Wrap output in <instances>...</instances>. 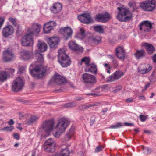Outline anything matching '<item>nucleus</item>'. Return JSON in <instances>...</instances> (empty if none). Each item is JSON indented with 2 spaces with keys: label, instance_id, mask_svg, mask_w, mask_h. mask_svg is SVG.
Segmentation results:
<instances>
[{
  "label": "nucleus",
  "instance_id": "2",
  "mask_svg": "<svg viewBox=\"0 0 156 156\" xmlns=\"http://www.w3.org/2000/svg\"><path fill=\"white\" fill-rule=\"evenodd\" d=\"M58 62L63 67H67L71 62L70 59L67 55L64 50L61 49L58 51Z\"/></svg>",
  "mask_w": 156,
  "mask_h": 156
},
{
  "label": "nucleus",
  "instance_id": "18",
  "mask_svg": "<svg viewBox=\"0 0 156 156\" xmlns=\"http://www.w3.org/2000/svg\"><path fill=\"white\" fill-rule=\"evenodd\" d=\"M115 55L119 59L124 60L125 56V52L123 47L119 46L116 48Z\"/></svg>",
  "mask_w": 156,
  "mask_h": 156
},
{
  "label": "nucleus",
  "instance_id": "54",
  "mask_svg": "<svg viewBox=\"0 0 156 156\" xmlns=\"http://www.w3.org/2000/svg\"><path fill=\"white\" fill-rule=\"evenodd\" d=\"M86 94L87 95H91V96H101L102 94H100V93H89V94Z\"/></svg>",
  "mask_w": 156,
  "mask_h": 156
},
{
  "label": "nucleus",
  "instance_id": "45",
  "mask_svg": "<svg viewBox=\"0 0 156 156\" xmlns=\"http://www.w3.org/2000/svg\"><path fill=\"white\" fill-rule=\"evenodd\" d=\"M117 80L115 78L113 73L112 75L110 76L109 77H108L107 79V81L108 82H111Z\"/></svg>",
  "mask_w": 156,
  "mask_h": 156
},
{
  "label": "nucleus",
  "instance_id": "4",
  "mask_svg": "<svg viewBox=\"0 0 156 156\" xmlns=\"http://www.w3.org/2000/svg\"><path fill=\"white\" fill-rule=\"evenodd\" d=\"M140 6L144 11H152L155 8V1L154 0L145 1L141 3Z\"/></svg>",
  "mask_w": 156,
  "mask_h": 156
},
{
  "label": "nucleus",
  "instance_id": "60",
  "mask_svg": "<svg viewBox=\"0 0 156 156\" xmlns=\"http://www.w3.org/2000/svg\"><path fill=\"white\" fill-rule=\"evenodd\" d=\"M112 62L113 64V65L114 66H118V62L115 58V59H113V60H112Z\"/></svg>",
  "mask_w": 156,
  "mask_h": 156
},
{
  "label": "nucleus",
  "instance_id": "8",
  "mask_svg": "<svg viewBox=\"0 0 156 156\" xmlns=\"http://www.w3.org/2000/svg\"><path fill=\"white\" fill-rule=\"evenodd\" d=\"M23 86V82L20 77H18L13 82L12 90L14 92H17L21 90Z\"/></svg>",
  "mask_w": 156,
  "mask_h": 156
},
{
  "label": "nucleus",
  "instance_id": "39",
  "mask_svg": "<svg viewBox=\"0 0 156 156\" xmlns=\"http://www.w3.org/2000/svg\"><path fill=\"white\" fill-rule=\"evenodd\" d=\"M73 132L72 129H70L69 131L66 133L65 137V140L66 141H68L69 140L73 135Z\"/></svg>",
  "mask_w": 156,
  "mask_h": 156
},
{
  "label": "nucleus",
  "instance_id": "19",
  "mask_svg": "<svg viewBox=\"0 0 156 156\" xmlns=\"http://www.w3.org/2000/svg\"><path fill=\"white\" fill-rule=\"evenodd\" d=\"M14 57V54L9 50H6L3 53V60L4 61L8 62L12 60Z\"/></svg>",
  "mask_w": 156,
  "mask_h": 156
},
{
  "label": "nucleus",
  "instance_id": "34",
  "mask_svg": "<svg viewBox=\"0 0 156 156\" xmlns=\"http://www.w3.org/2000/svg\"><path fill=\"white\" fill-rule=\"evenodd\" d=\"M8 75V73L5 71H0V81L3 82L6 80Z\"/></svg>",
  "mask_w": 156,
  "mask_h": 156
},
{
  "label": "nucleus",
  "instance_id": "46",
  "mask_svg": "<svg viewBox=\"0 0 156 156\" xmlns=\"http://www.w3.org/2000/svg\"><path fill=\"white\" fill-rule=\"evenodd\" d=\"M90 59L89 58L87 57H85L83 58L81 60V62H85L86 66L90 64Z\"/></svg>",
  "mask_w": 156,
  "mask_h": 156
},
{
  "label": "nucleus",
  "instance_id": "30",
  "mask_svg": "<svg viewBox=\"0 0 156 156\" xmlns=\"http://www.w3.org/2000/svg\"><path fill=\"white\" fill-rule=\"evenodd\" d=\"M34 53L35 54V57L37 62L40 63H42L44 61V58L43 55L39 53L37 51H35Z\"/></svg>",
  "mask_w": 156,
  "mask_h": 156
},
{
  "label": "nucleus",
  "instance_id": "64",
  "mask_svg": "<svg viewBox=\"0 0 156 156\" xmlns=\"http://www.w3.org/2000/svg\"><path fill=\"white\" fill-rule=\"evenodd\" d=\"M108 57L110 58L112 60L113 59H115V57L114 55H108Z\"/></svg>",
  "mask_w": 156,
  "mask_h": 156
},
{
  "label": "nucleus",
  "instance_id": "29",
  "mask_svg": "<svg viewBox=\"0 0 156 156\" xmlns=\"http://www.w3.org/2000/svg\"><path fill=\"white\" fill-rule=\"evenodd\" d=\"M49 23H46L44 25L43 30L45 33H48L50 31L53 29V26L49 24Z\"/></svg>",
  "mask_w": 156,
  "mask_h": 156
},
{
  "label": "nucleus",
  "instance_id": "28",
  "mask_svg": "<svg viewBox=\"0 0 156 156\" xmlns=\"http://www.w3.org/2000/svg\"><path fill=\"white\" fill-rule=\"evenodd\" d=\"M85 37V30L83 28H80L79 32L77 33L75 37L81 39H83Z\"/></svg>",
  "mask_w": 156,
  "mask_h": 156
},
{
  "label": "nucleus",
  "instance_id": "63",
  "mask_svg": "<svg viewBox=\"0 0 156 156\" xmlns=\"http://www.w3.org/2000/svg\"><path fill=\"white\" fill-rule=\"evenodd\" d=\"M152 59L153 62L155 63L156 62V54H154L152 58Z\"/></svg>",
  "mask_w": 156,
  "mask_h": 156
},
{
  "label": "nucleus",
  "instance_id": "58",
  "mask_svg": "<svg viewBox=\"0 0 156 156\" xmlns=\"http://www.w3.org/2000/svg\"><path fill=\"white\" fill-rule=\"evenodd\" d=\"M149 79L151 82L154 83L156 81V79L155 76H154V77L150 76L149 77Z\"/></svg>",
  "mask_w": 156,
  "mask_h": 156
},
{
  "label": "nucleus",
  "instance_id": "41",
  "mask_svg": "<svg viewBox=\"0 0 156 156\" xmlns=\"http://www.w3.org/2000/svg\"><path fill=\"white\" fill-rule=\"evenodd\" d=\"M142 149L144 153L146 154H150L152 152V150L151 148L148 147L142 146Z\"/></svg>",
  "mask_w": 156,
  "mask_h": 156
},
{
  "label": "nucleus",
  "instance_id": "21",
  "mask_svg": "<svg viewBox=\"0 0 156 156\" xmlns=\"http://www.w3.org/2000/svg\"><path fill=\"white\" fill-rule=\"evenodd\" d=\"M62 7V5L60 3L57 2L53 4L52 7L50 9L52 13L56 14L61 10Z\"/></svg>",
  "mask_w": 156,
  "mask_h": 156
},
{
  "label": "nucleus",
  "instance_id": "57",
  "mask_svg": "<svg viewBox=\"0 0 156 156\" xmlns=\"http://www.w3.org/2000/svg\"><path fill=\"white\" fill-rule=\"evenodd\" d=\"M133 101V99L132 98H129L126 100V102L127 103H131Z\"/></svg>",
  "mask_w": 156,
  "mask_h": 156
},
{
  "label": "nucleus",
  "instance_id": "12",
  "mask_svg": "<svg viewBox=\"0 0 156 156\" xmlns=\"http://www.w3.org/2000/svg\"><path fill=\"white\" fill-rule=\"evenodd\" d=\"M47 41L50 47L54 49L57 47L59 42V38L57 37H48Z\"/></svg>",
  "mask_w": 156,
  "mask_h": 156
},
{
  "label": "nucleus",
  "instance_id": "31",
  "mask_svg": "<svg viewBox=\"0 0 156 156\" xmlns=\"http://www.w3.org/2000/svg\"><path fill=\"white\" fill-rule=\"evenodd\" d=\"M43 148L47 152L53 153L55 151V147L49 145H43Z\"/></svg>",
  "mask_w": 156,
  "mask_h": 156
},
{
  "label": "nucleus",
  "instance_id": "24",
  "mask_svg": "<svg viewBox=\"0 0 156 156\" xmlns=\"http://www.w3.org/2000/svg\"><path fill=\"white\" fill-rule=\"evenodd\" d=\"M38 51L41 52H43L46 50L47 48V45L43 42L39 40L37 45Z\"/></svg>",
  "mask_w": 156,
  "mask_h": 156
},
{
  "label": "nucleus",
  "instance_id": "43",
  "mask_svg": "<svg viewBox=\"0 0 156 156\" xmlns=\"http://www.w3.org/2000/svg\"><path fill=\"white\" fill-rule=\"evenodd\" d=\"M14 129L13 126H6L0 129L1 131H6L9 132H11Z\"/></svg>",
  "mask_w": 156,
  "mask_h": 156
},
{
  "label": "nucleus",
  "instance_id": "33",
  "mask_svg": "<svg viewBox=\"0 0 156 156\" xmlns=\"http://www.w3.org/2000/svg\"><path fill=\"white\" fill-rule=\"evenodd\" d=\"M147 66H148V68H147H147L144 69H139L138 70L139 72L142 74H144L150 72L152 69V66L149 64H148Z\"/></svg>",
  "mask_w": 156,
  "mask_h": 156
},
{
  "label": "nucleus",
  "instance_id": "6",
  "mask_svg": "<svg viewBox=\"0 0 156 156\" xmlns=\"http://www.w3.org/2000/svg\"><path fill=\"white\" fill-rule=\"evenodd\" d=\"M82 78L85 83L91 86H93L97 82L95 76L88 73L83 74L82 75Z\"/></svg>",
  "mask_w": 156,
  "mask_h": 156
},
{
  "label": "nucleus",
  "instance_id": "25",
  "mask_svg": "<svg viewBox=\"0 0 156 156\" xmlns=\"http://www.w3.org/2000/svg\"><path fill=\"white\" fill-rule=\"evenodd\" d=\"M101 38L99 36H94L89 39V42L95 44H98L101 42Z\"/></svg>",
  "mask_w": 156,
  "mask_h": 156
},
{
  "label": "nucleus",
  "instance_id": "5",
  "mask_svg": "<svg viewBox=\"0 0 156 156\" xmlns=\"http://www.w3.org/2000/svg\"><path fill=\"white\" fill-rule=\"evenodd\" d=\"M54 124V121L52 120L46 121L43 123L42 125V128L47 133V135L44 136L45 137L50 135V133L54 128L53 127Z\"/></svg>",
  "mask_w": 156,
  "mask_h": 156
},
{
  "label": "nucleus",
  "instance_id": "47",
  "mask_svg": "<svg viewBox=\"0 0 156 156\" xmlns=\"http://www.w3.org/2000/svg\"><path fill=\"white\" fill-rule=\"evenodd\" d=\"M9 21L11 23L14 27L17 26L16 21V19L12 18H9Z\"/></svg>",
  "mask_w": 156,
  "mask_h": 156
},
{
  "label": "nucleus",
  "instance_id": "16",
  "mask_svg": "<svg viewBox=\"0 0 156 156\" xmlns=\"http://www.w3.org/2000/svg\"><path fill=\"white\" fill-rule=\"evenodd\" d=\"M14 33V29L12 26L8 25L4 27L2 31V34L4 37L6 38L12 35Z\"/></svg>",
  "mask_w": 156,
  "mask_h": 156
},
{
  "label": "nucleus",
  "instance_id": "37",
  "mask_svg": "<svg viewBox=\"0 0 156 156\" xmlns=\"http://www.w3.org/2000/svg\"><path fill=\"white\" fill-rule=\"evenodd\" d=\"M38 118L37 117L35 116H31L30 119L27 120L26 124L27 125H30L36 121Z\"/></svg>",
  "mask_w": 156,
  "mask_h": 156
},
{
  "label": "nucleus",
  "instance_id": "17",
  "mask_svg": "<svg viewBox=\"0 0 156 156\" xmlns=\"http://www.w3.org/2000/svg\"><path fill=\"white\" fill-rule=\"evenodd\" d=\"M41 25L38 23H33L30 28H28V31L29 33L33 35V34H38L40 31Z\"/></svg>",
  "mask_w": 156,
  "mask_h": 156
},
{
  "label": "nucleus",
  "instance_id": "44",
  "mask_svg": "<svg viewBox=\"0 0 156 156\" xmlns=\"http://www.w3.org/2000/svg\"><path fill=\"white\" fill-rule=\"evenodd\" d=\"M64 132L61 130H58L57 129V130L55 132L53 133L54 136L56 138H59L61 134L63 133Z\"/></svg>",
  "mask_w": 156,
  "mask_h": 156
},
{
  "label": "nucleus",
  "instance_id": "59",
  "mask_svg": "<svg viewBox=\"0 0 156 156\" xmlns=\"http://www.w3.org/2000/svg\"><path fill=\"white\" fill-rule=\"evenodd\" d=\"M48 23H49L50 25L53 26V28L56 25V22L54 21H50Z\"/></svg>",
  "mask_w": 156,
  "mask_h": 156
},
{
  "label": "nucleus",
  "instance_id": "27",
  "mask_svg": "<svg viewBox=\"0 0 156 156\" xmlns=\"http://www.w3.org/2000/svg\"><path fill=\"white\" fill-rule=\"evenodd\" d=\"M87 69L88 72L95 73H97V69L96 66L94 64H90L87 66H86V71Z\"/></svg>",
  "mask_w": 156,
  "mask_h": 156
},
{
  "label": "nucleus",
  "instance_id": "20",
  "mask_svg": "<svg viewBox=\"0 0 156 156\" xmlns=\"http://www.w3.org/2000/svg\"><path fill=\"white\" fill-rule=\"evenodd\" d=\"M20 58L26 60L31 58L33 57V54L30 51L23 50L20 52Z\"/></svg>",
  "mask_w": 156,
  "mask_h": 156
},
{
  "label": "nucleus",
  "instance_id": "42",
  "mask_svg": "<svg viewBox=\"0 0 156 156\" xmlns=\"http://www.w3.org/2000/svg\"><path fill=\"white\" fill-rule=\"evenodd\" d=\"M128 5L130 7H133L134 10L137 9L138 6H137L136 3L134 1H130L128 3Z\"/></svg>",
  "mask_w": 156,
  "mask_h": 156
},
{
  "label": "nucleus",
  "instance_id": "26",
  "mask_svg": "<svg viewBox=\"0 0 156 156\" xmlns=\"http://www.w3.org/2000/svg\"><path fill=\"white\" fill-rule=\"evenodd\" d=\"M136 59H139L142 58L146 55L145 51L143 49L137 50L134 54Z\"/></svg>",
  "mask_w": 156,
  "mask_h": 156
},
{
  "label": "nucleus",
  "instance_id": "48",
  "mask_svg": "<svg viewBox=\"0 0 156 156\" xmlns=\"http://www.w3.org/2000/svg\"><path fill=\"white\" fill-rule=\"evenodd\" d=\"M123 125L121 123H118L116 125L114 126H112L109 127L111 129H117L119 128L120 127L123 126Z\"/></svg>",
  "mask_w": 156,
  "mask_h": 156
},
{
  "label": "nucleus",
  "instance_id": "1",
  "mask_svg": "<svg viewBox=\"0 0 156 156\" xmlns=\"http://www.w3.org/2000/svg\"><path fill=\"white\" fill-rule=\"evenodd\" d=\"M118 12L117 15V20L121 22H126L130 20L133 17L132 12L128 8L122 6L117 8Z\"/></svg>",
  "mask_w": 156,
  "mask_h": 156
},
{
  "label": "nucleus",
  "instance_id": "15",
  "mask_svg": "<svg viewBox=\"0 0 156 156\" xmlns=\"http://www.w3.org/2000/svg\"><path fill=\"white\" fill-rule=\"evenodd\" d=\"M110 17V15L107 13L102 14H99L96 16L95 20L98 22L105 23L109 20Z\"/></svg>",
  "mask_w": 156,
  "mask_h": 156
},
{
  "label": "nucleus",
  "instance_id": "7",
  "mask_svg": "<svg viewBox=\"0 0 156 156\" xmlns=\"http://www.w3.org/2000/svg\"><path fill=\"white\" fill-rule=\"evenodd\" d=\"M66 82L65 78L56 74L49 81V83L50 84L61 85Z\"/></svg>",
  "mask_w": 156,
  "mask_h": 156
},
{
  "label": "nucleus",
  "instance_id": "22",
  "mask_svg": "<svg viewBox=\"0 0 156 156\" xmlns=\"http://www.w3.org/2000/svg\"><path fill=\"white\" fill-rule=\"evenodd\" d=\"M142 46L145 48L148 54H151L155 51V48L151 44L149 43H143Z\"/></svg>",
  "mask_w": 156,
  "mask_h": 156
},
{
  "label": "nucleus",
  "instance_id": "38",
  "mask_svg": "<svg viewBox=\"0 0 156 156\" xmlns=\"http://www.w3.org/2000/svg\"><path fill=\"white\" fill-rule=\"evenodd\" d=\"M113 74L116 80H118L123 75L124 73L121 71H119L114 72Z\"/></svg>",
  "mask_w": 156,
  "mask_h": 156
},
{
  "label": "nucleus",
  "instance_id": "36",
  "mask_svg": "<svg viewBox=\"0 0 156 156\" xmlns=\"http://www.w3.org/2000/svg\"><path fill=\"white\" fill-rule=\"evenodd\" d=\"M43 145H49L55 147L56 143L51 138H49L45 142Z\"/></svg>",
  "mask_w": 156,
  "mask_h": 156
},
{
  "label": "nucleus",
  "instance_id": "32",
  "mask_svg": "<svg viewBox=\"0 0 156 156\" xmlns=\"http://www.w3.org/2000/svg\"><path fill=\"white\" fill-rule=\"evenodd\" d=\"M93 28L94 31L97 32L99 33H104V29L102 25H98L94 26Z\"/></svg>",
  "mask_w": 156,
  "mask_h": 156
},
{
  "label": "nucleus",
  "instance_id": "14",
  "mask_svg": "<svg viewBox=\"0 0 156 156\" xmlns=\"http://www.w3.org/2000/svg\"><path fill=\"white\" fill-rule=\"evenodd\" d=\"M61 32L63 34L64 37L66 40L71 38L73 34L72 29L69 27H67L60 30Z\"/></svg>",
  "mask_w": 156,
  "mask_h": 156
},
{
  "label": "nucleus",
  "instance_id": "10",
  "mask_svg": "<svg viewBox=\"0 0 156 156\" xmlns=\"http://www.w3.org/2000/svg\"><path fill=\"white\" fill-rule=\"evenodd\" d=\"M32 35L29 33L24 36L21 39V44L23 46H27L33 44Z\"/></svg>",
  "mask_w": 156,
  "mask_h": 156
},
{
  "label": "nucleus",
  "instance_id": "49",
  "mask_svg": "<svg viewBox=\"0 0 156 156\" xmlns=\"http://www.w3.org/2000/svg\"><path fill=\"white\" fill-rule=\"evenodd\" d=\"M76 105V104L74 102L69 103L65 105L64 107L66 108H69L75 106Z\"/></svg>",
  "mask_w": 156,
  "mask_h": 156
},
{
  "label": "nucleus",
  "instance_id": "62",
  "mask_svg": "<svg viewBox=\"0 0 156 156\" xmlns=\"http://www.w3.org/2000/svg\"><path fill=\"white\" fill-rule=\"evenodd\" d=\"M124 125L125 126H133L134 125L132 123H127V122H125L124 123Z\"/></svg>",
  "mask_w": 156,
  "mask_h": 156
},
{
  "label": "nucleus",
  "instance_id": "56",
  "mask_svg": "<svg viewBox=\"0 0 156 156\" xmlns=\"http://www.w3.org/2000/svg\"><path fill=\"white\" fill-rule=\"evenodd\" d=\"M14 137L17 140H18L20 139L19 134L17 133H16L13 134Z\"/></svg>",
  "mask_w": 156,
  "mask_h": 156
},
{
  "label": "nucleus",
  "instance_id": "52",
  "mask_svg": "<svg viewBox=\"0 0 156 156\" xmlns=\"http://www.w3.org/2000/svg\"><path fill=\"white\" fill-rule=\"evenodd\" d=\"M140 118L141 121L142 122H144L147 118V117L146 116L142 115H140Z\"/></svg>",
  "mask_w": 156,
  "mask_h": 156
},
{
  "label": "nucleus",
  "instance_id": "53",
  "mask_svg": "<svg viewBox=\"0 0 156 156\" xmlns=\"http://www.w3.org/2000/svg\"><path fill=\"white\" fill-rule=\"evenodd\" d=\"M95 120V116H93L91 118V119L90 121V125L92 126L94 124Z\"/></svg>",
  "mask_w": 156,
  "mask_h": 156
},
{
  "label": "nucleus",
  "instance_id": "35",
  "mask_svg": "<svg viewBox=\"0 0 156 156\" xmlns=\"http://www.w3.org/2000/svg\"><path fill=\"white\" fill-rule=\"evenodd\" d=\"M69 152L67 148H65L62 149L59 154H58V156H69Z\"/></svg>",
  "mask_w": 156,
  "mask_h": 156
},
{
  "label": "nucleus",
  "instance_id": "13",
  "mask_svg": "<svg viewBox=\"0 0 156 156\" xmlns=\"http://www.w3.org/2000/svg\"><path fill=\"white\" fill-rule=\"evenodd\" d=\"M68 123V121L65 119H61L59 120L58 123L55 128H57L58 130H61L64 132L67 126Z\"/></svg>",
  "mask_w": 156,
  "mask_h": 156
},
{
  "label": "nucleus",
  "instance_id": "3",
  "mask_svg": "<svg viewBox=\"0 0 156 156\" xmlns=\"http://www.w3.org/2000/svg\"><path fill=\"white\" fill-rule=\"evenodd\" d=\"M46 69L42 65L37 66L36 68L31 70L30 73L34 77L37 78H41L46 73Z\"/></svg>",
  "mask_w": 156,
  "mask_h": 156
},
{
  "label": "nucleus",
  "instance_id": "40",
  "mask_svg": "<svg viewBox=\"0 0 156 156\" xmlns=\"http://www.w3.org/2000/svg\"><path fill=\"white\" fill-rule=\"evenodd\" d=\"M96 105L95 104H93L91 105H87L86 104L81 105L79 107V109L81 111L85 109H89L90 107Z\"/></svg>",
  "mask_w": 156,
  "mask_h": 156
},
{
  "label": "nucleus",
  "instance_id": "55",
  "mask_svg": "<svg viewBox=\"0 0 156 156\" xmlns=\"http://www.w3.org/2000/svg\"><path fill=\"white\" fill-rule=\"evenodd\" d=\"M19 70L20 73H23L25 71V68L23 67H20L19 69Z\"/></svg>",
  "mask_w": 156,
  "mask_h": 156
},
{
  "label": "nucleus",
  "instance_id": "23",
  "mask_svg": "<svg viewBox=\"0 0 156 156\" xmlns=\"http://www.w3.org/2000/svg\"><path fill=\"white\" fill-rule=\"evenodd\" d=\"M68 45L69 48L73 50L79 51L81 50L80 48L75 41H70Z\"/></svg>",
  "mask_w": 156,
  "mask_h": 156
},
{
  "label": "nucleus",
  "instance_id": "61",
  "mask_svg": "<svg viewBox=\"0 0 156 156\" xmlns=\"http://www.w3.org/2000/svg\"><path fill=\"white\" fill-rule=\"evenodd\" d=\"M8 123L10 126H11L14 124V122L12 119H10V120L8 122Z\"/></svg>",
  "mask_w": 156,
  "mask_h": 156
},
{
  "label": "nucleus",
  "instance_id": "50",
  "mask_svg": "<svg viewBox=\"0 0 156 156\" xmlns=\"http://www.w3.org/2000/svg\"><path fill=\"white\" fill-rule=\"evenodd\" d=\"M104 66L106 68V69L107 70V72L108 73H110L111 67L110 66L109 64L108 63H105L104 64Z\"/></svg>",
  "mask_w": 156,
  "mask_h": 156
},
{
  "label": "nucleus",
  "instance_id": "51",
  "mask_svg": "<svg viewBox=\"0 0 156 156\" xmlns=\"http://www.w3.org/2000/svg\"><path fill=\"white\" fill-rule=\"evenodd\" d=\"M103 147L102 146H99L97 147L95 149V152L96 153L99 152L102 150Z\"/></svg>",
  "mask_w": 156,
  "mask_h": 156
},
{
  "label": "nucleus",
  "instance_id": "9",
  "mask_svg": "<svg viewBox=\"0 0 156 156\" xmlns=\"http://www.w3.org/2000/svg\"><path fill=\"white\" fill-rule=\"evenodd\" d=\"M77 18L81 23L85 24H90L93 21L90 14L87 13L81 14Z\"/></svg>",
  "mask_w": 156,
  "mask_h": 156
},
{
  "label": "nucleus",
  "instance_id": "11",
  "mask_svg": "<svg viewBox=\"0 0 156 156\" xmlns=\"http://www.w3.org/2000/svg\"><path fill=\"white\" fill-rule=\"evenodd\" d=\"M139 27L140 30L148 32L152 27V24L149 21H143L140 23Z\"/></svg>",
  "mask_w": 156,
  "mask_h": 156
}]
</instances>
